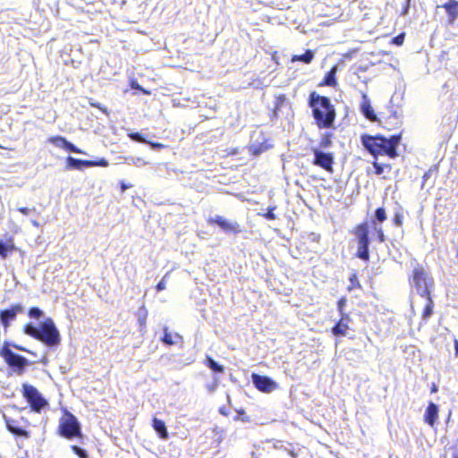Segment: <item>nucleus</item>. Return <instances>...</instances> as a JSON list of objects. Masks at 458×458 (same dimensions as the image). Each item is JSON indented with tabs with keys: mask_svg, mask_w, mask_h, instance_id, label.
<instances>
[{
	"mask_svg": "<svg viewBox=\"0 0 458 458\" xmlns=\"http://www.w3.org/2000/svg\"><path fill=\"white\" fill-rule=\"evenodd\" d=\"M309 106L319 129H330L335 125L336 112L329 98L312 91L309 97Z\"/></svg>",
	"mask_w": 458,
	"mask_h": 458,
	"instance_id": "1",
	"label": "nucleus"
},
{
	"mask_svg": "<svg viewBox=\"0 0 458 458\" xmlns=\"http://www.w3.org/2000/svg\"><path fill=\"white\" fill-rule=\"evenodd\" d=\"M23 333L36 340L40 341L47 347L59 345L61 335L52 318H47L38 326L28 323L23 327Z\"/></svg>",
	"mask_w": 458,
	"mask_h": 458,
	"instance_id": "2",
	"label": "nucleus"
},
{
	"mask_svg": "<svg viewBox=\"0 0 458 458\" xmlns=\"http://www.w3.org/2000/svg\"><path fill=\"white\" fill-rule=\"evenodd\" d=\"M401 137L394 135L390 138H386L381 135H362L361 143L368 152L374 157L378 155H386L390 157L397 156V146L400 142Z\"/></svg>",
	"mask_w": 458,
	"mask_h": 458,
	"instance_id": "3",
	"label": "nucleus"
},
{
	"mask_svg": "<svg viewBox=\"0 0 458 458\" xmlns=\"http://www.w3.org/2000/svg\"><path fill=\"white\" fill-rule=\"evenodd\" d=\"M433 284V279L428 273L420 265H417L412 271L411 286L419 295L425 297L429 295V286Z\"/></svg>",
	"mask_w": 458,
	"mask_h": 458,
	"instance_id": "4",
	"label": "nucleus"
},
{
	"mask_svg": "<svg viewBox=\"0 0 458 458\" xmlns=\"http://www.w3.org/2000/svg\"><path fill=\"white\" fill-rule=\"evenodd\" d=\"M0 355L3 357L7 365L15 372L21 376L24 373L25 368L30 364L27 358L13 352L10 349V344L5 342L0 351Z\"/></svg>",
	"mask_w": 458,
	"mask_h": 458,
	"instance_id": "5",
	"label": "nucleus"
},
{
	"mask_svg": "<svg viewBox=\"0 0 458 458\" xmlns=\"http://www.w3.org/2000/svg\"><path fill=\"white\" fill-rule=\"evenodd\" d=\"M58 430L59 434L67 439L79 437L82 435L81 424L77 418L67 411L60 420Z\"/></svg>",
	"mask_w": 458,
	"mask_h": 458,
	"instance_id": "6",
	"label": "nucleus"
},
{
	"mask_svg": "<svg viewBox=\"0 0 458 458\" xmlns=\"http://www.w3.org/2000/svg\"><path fill=\"white\" fill-rule=\"evenodd\" d=\"M22 395L30 404L32 411L40 413L43 409L48 406V402L31 385L26 383L22 385Z\"/></svg>",
	"mask_w": 458,
	"mask_h": 458,
	"instance_id": "7",
	"label": "nucleus"
},
{
	"mask_svg": "<svg viewBox=\"0 0 458 458\" xmlns=\"http://www.w3.org/2000/svg\"><path fill=\"white\" fill-rule=\"evenodd\" d=\"M355 235L358 240L357 257L362 260L369 259V226L367 223H362L356 227Z\"/></svg>",
	"mask_w": 458,
	"mask_h": 458,
	"instance_id": "8",
	"label": "nucleus"
},
{
	"mask_svg": "<svg viewBox=\"0 0 458 458\" xmlns=\"http://www.w3.org/2000/svg\"><path fill=\"white\" fill-rule=\"evenodd\" d=\"M24 310L25 308L21 303L13 304L8 309L0 310V322L4 329L10 327L11 323L16 319L18 314L24 313Z\"/></svg>",
	"mask_w": 458,
	"mask_h": 458,
	"instance_id": "9",
	"label": "nucleus"
},
{
	"mask_svg": "<svg viewBox=\"0 0 458 458\" xmlns=\"http://www.w3.org/2000/svg\"><path fill=\"white\" fill-rule=\"evenodd\" d=\"M313 165H318L328 172L333 171L334 156L332 153H327L318 148H313Z\"/></svg>",
	"mask_w": 458,
	"mask_h": 458,
	"instance_id": "10",
	"label": "nucleus"
},
{
	"mask_svg": "<svg viewBox=\"0 0 458 458\" xmlns=\"http://www.w3.org/2000/svg\"><path fill=\"white\" fill-rule=\"evenodd\" d=\"M209 225H217L225 233H238L241 232L240 225L236 221L227 220L222 216H215L208 220Z\"/></svg>",
	"mask_w": 458,
	"mask_h": 458,
	"instance_id": "11",
	"label": "nucleus"
},
{
	"mask_svg": "<svg viewBox=\"0 0 458 458\" xmlns=\"http://www.w3.org/2000/svg\"><path fill=\"white\" fill-rule=\"evenodd\" d=\"M251 380L255 387L264 393H271L277 388V383L267 376L256 373L251 375Z\"/></svg>",
	"mask_w": 458,
	"mask_h": 458,
	"instance_id": "12",
	"label": "nucleus"
},
{
	"mask_svg": "<svg viewBox=\"0 0 458 458\" xmlns=\"http://www.w3.org/2000/svg\"><path fill=\"white\" fill-rule=\"evenodd\" d=\"M48 140H49V142H51L53 145H55L57 148H62L70 152L76 153V154H85V152L81 150L79 148H77L72 142L68 141L63 136H54V137L49 138Z\"/></svg>",
	"mask_w": 458,
	"mask_h": 458,
	"instance_id": "13",
	"label": "nucleus"
},
{
	"mask_svg": "<svg viewBox=\"0 0 458 458\" xmlns=\"http://www.w3.org/2000/svg\"><path fill=\"white\" fill-rule=\"evenodd\" d=\"M360 112L368 120L371 122L378 121L377 114L371 106L370 99L366 93H362L361 96Z\"/></svg>",
	"mask_w": 458,
	"mask_h": 458,
	"instance_id": "14",
	"label": "nucleus"
},
{
	"mask_svg": "<svg viewBox=\"0 0 458 458\" xmlns=\"http://www.w3.org/2000/svg\"><path fill=\"white\" fill-rule=\"evenodd\" d=\"M95 161L82 160L72 157H68L66 158V169L82 170L87 167L95 166Z\"/></svg>",
	"mask_w": 458,
	"mask_h": 458,
	"instance_id": "15",
	"label": "nucleus"
},
{
	"mask_svg": "<svg viewBox=\"0 0 458 458\" xmlns=\"http://www.w3.org/2000/svg\"><path fill=\"white\" fill-rule=\"evenodd\" d=\"M350 321L351 318L348 315L341 316L340 320L332 328L333 335L335 336H345L347 335V330L349 329Z\"/></svg>",
	"mask_w": 458,
	"mask_h": 458,
	"instance_id": "16",
	"label": "nucleus"
},
{
	"mask_svg": "<svg viewBox=\"0 0 458 458\" xmlns=\"http://www.w3.org/2000/svg\"><path fill=\"white\" fill-rule=\"evenodd\" d=\"M441 7H443L447 15L449 24H454L455 20L458 18V1L448 0Z\"/></svg>",
	"mask_w": 458,
	"mask_h": 458,
	"instance_id": "17",
	"label": "nucleus"
},
{
	"mask_svg": "<svg viewBox=\"0 0 458 458\" xmlns=\"http://www.w3.org/2000/svg\"><path fill=\"white\" fill-rule=\"evenodd\" d=\"M438 406L436 403L430 402L424 414L425 421L428 425L433 426L438 417Z\"/></svg>",
	"mask_w": 458,
	"mask_h": 458,
	"instance_id": "18",
	"label": "nucleus"
},
{
	"mask_svg": "<svg viewBox=\"0 0 458 458\" xmlns=\"http://www.w3.org/2000/svg\"><path fill=\"white\" fill-rule=\"evenodd\" d=\"M152 426L155 429V431L158 434V436L162 438V439H167L168 438V432H167V429H166V426H165V423L157 419V418H154L153 419V421H152Z\"/></svg>",
	"mask_w": 458,
	"mask_h": 458,
	"instance_id": "19",
	"label": "nucleus"
},
{
	"mask_svg": "<svg viewBox=\"0 0 458 458\" xmlns=\"http://www.w3.org/2000/svg\"><path fill=\"white\" fill-rule=\"evenodd\" d=\"M337 72V66H333L328 72L325 75L323 84L327 86H335L336 79L335 74Z\"/></svg>",
	"mask_w": 458,
	"mask_h": 458,
	"instance_id": "20",
	"label": "nucleus"
},
{
	"mask_svg": "<svg viewBox=\"0 0 458 458\" xmlns=\"http://www.w3.org/2000/svg\"><path fill=\"white\" fill-rule=\"evenodd\" d=\"M15 249L12 241L4 242L0 240V256L3 259H5L8 256L9 252H12Z\"/></svg>",
	"mask_w": 458,
	"mask_h": 458,
	"instance_id": "21",
	"label": "nucleus"
},
{
	"mask_svg": "<svg viewBox=\"0 0 458 458\" xmlns=\"http://www.w3.org/2000/svg\"><path fill=\"white\" fill-rule=\"evenodd\" d=\"M205 365L216 373H223L225 371L224 366L217 363L214 359L207 356Z\"/></svg>",
	"mask_w": 458,
	"mask_h": 458,
	"instance_id": "22",
	"label": "nucleus"
},
{
	"mask_svg": "<svg viewBox=\"0 0 458 458\" xmlns=\"http://www.w3.org/2000/svg\"><path fill=\"white\" fill-rule=\"evenodd\" d=\"M314 58V53L311 50H306L302 55H293L292 58L293 62L301 61L304 64H310Z\"/></svg>",
	"mask_w": 458,
	"mask_h": 458,
	"instance_id": "23",
	"label": "nucleus"
},
{
	"mask_svg": "<svg viewBox=\"0 0 458 458\" xmlns=\"http://www.w3.org/2000/svg\"><path fill=\"white\" fill-rule=\"evenodd\" d=\"M426 297H427L428 303L425 306L423 313H422V319H424V320H427L431 317V315L433 314V306H434V303L430 297V294L427 295Z\"/></svg>",
	"mask_w": 458,
	"mask_h": 458,
	"instance_id": "24",
	"label": "nucleus"
},
{
	"mask_svg": "<svg viewBox=\"0 0 458 458\" xmlns=\"http://www.w3.org/2000/svg\"><path fill=\"white\" fill-rule=\"evenodd\" d=\"M249 149L252 155L259 156L267 149V145L265 142L260 144L251 143Z\"/></svg>",
	"mask_w": 458,
	"mask_h": 458,
	"instance_id": "25",
	"label": "nucleus"
},
{
	"mask_svg": "<svg viewBox=\"0 0 458 458\" xmlns=\"http://www.w3.org/2000/svg\"><path fill=\"white\" fill-rule=\"evenodd\" d=\"M332 137L333 134L330 132H325L321 135V140L319 142L320 148H327L332 145Z\"/></svg>",
	"mask_w": 458,
	"mask_h": 458,
	"instance_id": "26",
	"label": "nucleus"
},
{
	"mask_svg": "<svg viewBox=\"0 0 458 458\" xmlns=\"http://www.w3.org/2000/svg\"><path fill=\"white\" fill-rule=\"evenodd\" d=\"M386 218H387L386 212L384 208H377L375 210L374 220H373V221H375V223L376 222L383 223L386 220Z\"/></svg>",
	"mask_w": 458,
	"mask_h": 458,
	"instance_id": "27",
	"label": "nucleus"
},
{
	"mask_svg": "<svg viewBox=\"0 0 458 458\" xmlns=\"http://www.w3.org/2000/svg\"><path fill=\"white\" fill-rule=\"evenodd\" d=\"M28 315L30 318L39 319L44 316V312L38 307H32L30 309Z\"/></svg>",
	"mask_w": 458,
	"mask_h": 458,
	"instance_id": "28",
	"label": "nucleus"
},
{
	"mask_svg": "<svg viewBox=\"0 0 458 458\" xmlns=\"http://www.w3.org/2000/svg\"><path fill=\"white\" fill-rule=\"evenodd\" d=\"M162 342L166 345H173L176 344V341H174L173 335L168 332V328H164V336L162 337Z\"/></svg>",
	"mask_w": 458,
	"mask_h": 458,
	"instance_id": "29",
	"label": "nucleus"
},
{
	"mask_svg": "<svg viewBox=\"0 0 458 458\" xmlns=\"http://www.w3.org/2000/svg\"><path fill=\"white\" fill-rule=\"evenodd\" d=\"M403 215L402 212V208H400L398 210L395 211L393 222L394 225L396 226H402L403 225Z\"/></svg>",
	"mask_w": 458,
	"mask_h": 458,
	"instance_id": "30",
	"label": "nucleus"
},
{
	"mask_svg": "<svg viewBox=\"0 0 458 458\" xmlns=\"http://www.w3.org/2000/svg\"><path fill=\"white\" fill-rule=\"evenodd\" d=\"M374 224V230L377 233V237L379 242H384L386 241V236L384 234L383 229L380 225H377L375 221H373Z\"/></svg>",
	"mask_w": 458,
	"mask_h": 458,
	"instance_id": "31",
	"label": "nucleus"
},
{
	"mask_svg": "<svg viewBox=\"0 0 458 458\" xmlns=\"http://www.w3.org/2000/svg\"><path fill=\"white\" fill-rule=\"evenodd\" d=\"M72 449L73 453L78 455L80 458H89L87 451L78 445H72Z\"/></svg>",
	"mask_w": 458,
	"mask_h": 458,
	"instance_id": "32",
	"label": "nucleus"
},
{
	"mask_svg": "<svg viewBox=\"0 0 458 458\" xmlns=\"http://www.w3.org/2000/svg\"><path fill=\"white\" fill-rule=\"evenodd\" d=\"M7 428L10 432H12L17 436H24L26 433V431L23 428H19V427H13L9 422H7Z\"/></svg>",
	"mask_w": 458,
	"mask_h": 458,
	"instance_id": "33",
	"label": "nucleus"
},
{
	"mask_svg": "<svg viewBox=\"0 0 458 458\" xmlns=\"http://www.w3.org/2000/svg\"><path fill=\"white\" fill-rule=\"evenodd\" d=\"M129 137H130V139H131L134 141H138V142H141V143L147 142V140H145L143 135L140 132H131L129 134Z\"/></svg>",
	"mask_w": 458,
	"mask_h": 458,
	"instance_id": "34",
	"label": "nucleus"
},
{
	"mask_svg": "<svg viewBox=\"0 0 458 458\" xmlns=\"http://www.w3.org/2000/svg\"><path fill=\"white\" fill-rule=\"evenodd\" d=\"M346 302H347V300H346V298H345V297H342V298L338 301V302H337V308H338V310H339V312H340L341 316L345 315V314L344 313V307H345V305H346Z\"/></svg>",
	"mask_w": 458,
	"mask_h": 458,
	"instance_id": "35",
	"label": "nucleus"
},
{
	"mask_svg": "<svg viewBox=\"0 0 458 458\" xmlns=\"http://www.w3.org/2000/svg\"><path fill=\"white\" fill-rule=\"evenodd\" d=\"M275 209H276V208H275V207H269V208H267V213L263 215V216H264V217H265L266 219H267V220H274V219H276V215H275V213H274V210H275Z\"/></svg>",
	"mask_w": 458,
	"mask_h": 458,
	"instance_id": "36",
	"label": "nucleus"
},
{
	"mask_svg": "<svg viewBox=\"0 0 458 458\" xmlns=\"http://www.w3.org/2000/svg\"><path fill=\"white\" fill-rule=\"evenodd\" d=\"M373 166L375 168L376 174L380 175V174H382L384 173V166H383V165H381V164H379L377 162H374L373 163Z\"/></svg>",
	"mask_w": 458,
	"mask_h": 458,
	"instance_id": "37",
	"label": "nucleus"
},
{
	"mask_svg": "<svg viewBox=\"0 0 458 458\" xmlns=\"http://www.w3.org/2000/svg\"><path fill=\"white\" fill-rule=\"evenodd\" d=\"M350 282H351V286L349 287V290L352 289V287L355 286V285H360L359 284V280H358V277L355 274H352L350 277Z\"/></svg>",
	"mask_w": 458,
	"mask_h": 458,
	"instance_id": "38",
	"label": "nucleus"
},
{
	"mask_svg": "<svg viewBox=\"0 0 458 458\" xmlns=\"http://www.w3.org/2000/svg\"><path fill=\"white\" fill-rule=\"evenodd\" d=\"M404 35H398L393 38V42L397 45L401 46L403 43Z\"/></svg>",
	"mask_w": 458,
	"mask_h": 458,
	"instance_id": "39",
	"label": "nucleus"
},
{
	"mask_svg": "<svg viewBox=\"0 0 458 458\" xmlns=\"http://www.w3.org/2000/svg\"><path fill=\"white\" fill-rule=\"evenodd\" d=\"M95 162H96L95 166L98 165V166H102V167H106L108 165V161L105 158H101L98 161H95Z\"/></svg>",
	"mask_w": 458,
	"mask_h": 458,
	"instance_id": "40",
	"label": "nucleus"
},
{
	"mask_svg": "<svg viewBox=\"0 0 458 458\" xmlns=\"http://www.w3.org/2000/svg\"><path fill=\"white\" fill-rule=\"evenodd\" d=\"M146 143L149 144L152 147V148H155V149L164 148V145L161 143H158V142L147 141Z\"/></svg>",
	"mask_w": 458,
	"mask_h": 458,
	"instance_id": "41",
	"label": "nucleus"
},
{
	"mask_svg": "<svg viewBox=\"0 0 458 458\" xmlns=\"http://www.w3.org/2000/svg\"><path fill=\"white\" fill-rule=\"evenodd\" d=\"M165 289V282L164 279H162L157 284V292H161Z\"/></svg>",
	"mask_w": 458,
	"mask_h": 458,
	"instance_id": "42",
	"label": "nucleus"
},
{
	"mask_svg": "<svg viewBox=\"0 0 458 458\" xmlns=\"http://www.w3.org/2000/svg\"><path fill=\"white\" fill-rule=\"evenodd\" d=\"M18 210L23 215H28L30 211H35L36 209L35 208H33L32 209H30L28 208H20Z\"/></svg>",
	"mask_w": 458,
	"mask_h": 458,
	"instance_id": "43",
	"label": "nucleus"
},
{
	"mask_svg": "<svg viewBox=\"0 0 458 458\" xmlns=\"http://www.w3.org/2000/svg\"><path fill=\"white\" fill-rule=\"evenodd\" d=\"M284 99H285L284 96H281V97L277 98V99H276V110H277V109L279 108V105H280V103H281V102H284ZM276 111H275V113H276Z\"/></svg>",
	"mask_w": 458,
	"mask_h": 458,
	"instance_id": "44",
	"label": "nucleus"
},
{
	"mask_svg": "<svg viewBox=\"0 0 458 458\" xmlns=\"http://www.w3.org/2000/svg\"><path fill=\"white\" fill-rule=\"evenodd\" d=\"M409 4H410V0H406L405 6L403 7V10L402 12L403 15H406L408 13V12H409Z\"/></svg>",
	"mask_w": 458,
	"mask_h": 458,
	"instance_id": "45",
	"label": "nucleus"
},
{
	"mask_svg": "<svg viewBox=\"0 0 458 458\" xmlns=\"http://www.w3.org/2000/svg\"><path fill=\"white\" fill-rule=\"evenodd\" d=\"M11 345H12L14 349H16V350L30 352H29L26 348H24L23 346H21V345H18V344H11Z\"/></svg>",
	"mask_w": 458,
	"mask_h": 458,
	"instance_id": "46",
	"label": "nucleus"
},
{
	"mask_svg": "<svg viewBox=\"0 0 458 458\" xmlns=\"http://www.w3.org/2000/svg\"><path fill=\"white\" fill-rule=\"evenodd\" d=\"M133 164H135L136 165H146V162L140 158H137L136 161L133 159Z\"/></svg>",
	"mask_w": 458,
	"mask_h": 458,
	"instance_id": "47",
	"label": "nucleus"
},
{
	"mask_svg": "<svg viewBox=\"0 0 458 458\" xmlns=\"http://www.w3.org/2000/svg\"><path fill=\"white\" fill-rule=\"evenodd\" d=\"M173 339L174 341H176V344L179 342V341H182V337L179 335V334H174V335H173Z\"/></svg>",
	"mask_w": 458,
	"mask_h": 458,
	"instance_id": "48",
	"label": "nucleus"
},
{
	"mask_svg": "<svg viewBox=\"0 0 458 458\" xmlns=\"http://www.w3.org/2000/svg\"><path fill=\"white\" fill-rule=\"evenodd\" d=\"M455 356L458 357V340L454 339Z\"/></svg>",
	"mask_w": 458,
	"mask_h": 458,
	"instance_id": "49",
	"label": "nucleus"
},
{
	"mask_svg": "<svg viewBox=\"0 0 458 458\" xmlns=\"http://www.w3.org/2000/svg\"><path fill=\"white\" fill-rule=\"evenodd\" d=\"M91 106H96V107L99 108V109H100V110H102L104 113H106V108L101 107V106H100V104H93V103H91Z\"/></svg>",
	"mask_w": 458,
	"mask_h": 458,
	"instance_id": "50",
	"label": "nucleus"
},
{
	"mask_svg": "<svg viewBox=\"0 0 458 458\" xmlns=\"http://www.w3.org/2000/svg\"><path fill=\"white\" fill-rule=\"evenodd\" d=\"M128 188V186L124 183V182H122L121 183V190L122 191H125V190Z\"/></svg>",
	"mask_w": 458,
	"mask_h": 458,
	"instance_id": "51",
	"label": "nucleus"
},
{
	"mask_svg": "<svg viewBox=\"0 0 458 458\" xmlns=\"http://www.w3.org/2000/svg\"><path fill=\"white\" fill-rule=\"evenodd\" d=\"M31 224H32L35 227H38V226H39V223H38L37 220H31Z\"/></svg>",
	"mask_w": 458,
	"mask_h": 458,
	"instance_id": "52",
	"label": "nucleus"
},
{
	"mask_svg": "<svg viewBox=\"0 0 458 458\" xmlns=\"http://www.w3.org/2000/svg\"><path fill=\"white\" fill-rule=\"evenodd\" d=\"M207 387L209 390V392H213L216 389V385H214L212 386H208Z\"/></svg>",
	"mask_w": 458,
	"mask_h": 458,
	"instance_id": "53",
	"label": "nucleus"
},
{
	"mask_svg": "<svg viewBox=\"0 0 458 458\" xmlns=\"http://www.w3.org/2000/svg\"><path fill=\"white\" fill-rule=\"evenodd\" d=\"M429 177V173H426L424 175H423V180L426 181L428 178Z\"/></svg>",
	"mask_w": 458,
	"mask_h": 458,
	"instance_id": "54",
	"label": "nucleus"
},
{
	"mask_svg": "<svg viewBox=\"0 0 458 458\" xmlns=\"http://www.w3.org/2000/svg\"><path fill=\"white\" fill-rule=\"evenodd\" d=\"M220 412H221L222 414H225V410H224L223 408H221V409H220Z\"/></svg>",
	"mask_w": 458,
	"mask_h": 458,
	"instance_id": "55",
	"label": "nucleus"
},
{
	"mask_svg": "<svg viewBox=\"0 0 458 458\" xmlns=\"http://www.w3.org/2000/svg\"><path fill=\"white\" fill-rule=\"evenodd\" d=\"M454 458H458V453L454 454Z\"/></svg>",
	"mask_w": 458,
	"mask_h": 458,
	"instance_id": "56",
	"label": "nucleus"
}]
</instances>
